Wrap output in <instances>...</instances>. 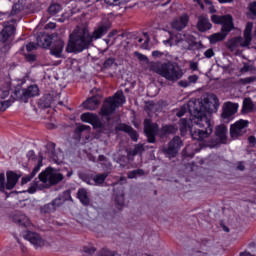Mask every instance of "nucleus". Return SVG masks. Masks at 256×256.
Returning a JSON list of instances; mask_svg holds the SVG:
<instances>
[{
  "mask_svg": "<svg viewBox=\"0 0 256 256\" xmlns=\"http://www.w3.org/2000/svg\"><path fill=\"white\" fill-rule=\"evenodd\" d=\"M191 118L189 122L190 135L195 141H205L213 133V125L209 120V103L194 100L188 103Z\"/></svg>",
  "mask_w": 256,
  "mask_h": 256,
  "instance_id": "1",
  "label": "nucleus"
},
{
  "mask_svg": "<svg viewBox=\"0 0 256 256\" xmlns=\"http://www.w3.org/2000/svg\"><path fill=\"white\" fill-rule=\"evenodd\" d=\"M109 29H111L109 18H103L94 28L92 34L89 33V29L86 27H77L70 35V41L66 48L67 53H81L85 49H89L91 43L97 41V39H101L103 35H107Z\"/></svg>",
  "mask_w": 256,
  "mask_h": 256,
  "instance_id": "2",
  "label": "nucleus"
},
{
  "mask_svg": "<svg viewBox=\"0 0 256 256\" xmlns=\"http://www.w3.org/2000/svg\"><path fill=\"white\" fill-rule=\"evenodd\" d=\"M211 20L212 23H215L216 25H222L221 32L214 33L208 37L212 45L219 43V41H223L225 37H227V35H229V33L235 29L233 24V16L229 14L223 16L212 15Z\"/></svg>",
  "mask_w": 256,
  "mask_h": 256,
  "instance_id": "3",
  "label": "nucleus"
},
{
  "mask_svg": "<svg viewBox=\"0 0 256 256\" xmlns=\"http://www.w3.org/2000/svg\"><path fill=\"white\" fill-rule=\"evenodd\" d=\"M150 69L154 71V73L164 77V79H167V81H179V79L183 77V70L171 62H152Z\"/></svg>",
  "mask_w": 256,
  "mask_h": 256,
  "instance_id": "4",
  "label": "nucleus"
},
{
  "mask_svg": "<svg viewBox=\"0 0 256 256\" xmlns=\"http://www.w3.org/2000/svg\"><path fill=\"white\" fill-rule=\"evenodd\" d=\"M251 41H253V22H247L243 37L238 36L231 39L228 42V49L230 51L235 52L239 50V47H249L251 45Z\"/></svg>",
  "mask_w": 256,
  "mask_h": 256,
  "instance_id": "5",
  "label": "nucleus"
},
{
  "mask_svg": "<svg viewBox=\"0 0 256 256\" xmlns=\"http://www.w3.org/2000/svg\"><path fill=\"white\" fill-rule=\"evenodd\" d=\"M123 103H125V95L123 91H117L113 97L106 99L100 110V115L102 117H109V115H111L117 107H121Z\"/></svg>",
  "mask_w": 256,
  "mask_h": 256,
  "instance_id": "6",
  "label": "nucleus"
},
{
  "mask_svg": "<svg viewBox=\"0 0 256 256\" xmlns=\"http://www.w3.org/2000/svg\"><path fill=\"white\" fill-rule=\"evenodd\" d=\"M38 177L41 183H44V185L47 187H51V185H57V183H61L63 174L51 167H48L45 169V171H42Z\"/></svg>",
  "mask_w": 256,
  "mask_h": 256,
  "instance_id": "7",
  "label": "nucleus"
},
{
  "mask_svg": "<svg viewBox=\"0 0 256 256\" xmlns=\"http://www.w3.org/2000/svg\"><path fill=\"white\" fill-rule=\"evenodd\" d=\"M7 183L5 182V173L0 174V191H11L17 185V181H19V175L13 171H8L6 173Z\"/></svg>",
  "mask_w": 256,
  "mask_h": 256,
  "instance_id": "8",
  "label": "nucleus"
},
{
  "mask_svg": "<svg viewBox=\"0 0 256 256\" xmlns=\"http://www.w3.org/2000/svg\"><path fill=\"white\" fill-rule=\"evenodd\" d=\"M181 43H183V47H186V45H190L191 43H193V37L187 36L182 33H177L176 35L171 36L170 39L163 40V44L166 47H173V45H181Z\"/></svg>",
  "mask_w": 256,
  "mask_h": 256,
  "instance_id": "9",
  "label": "nucleus"
},
{
  "mask_svg": "<svg viewBox=\"0 0 256 256\" xmlns=\"http://www.w3.org/2000/svg\"><path fill=\"white\" fill-rule=\"evenodd\" d=\"M249 121L240 119L230 126V135L232 139H237L247 133Z\"/></svg>",
  "mask_w": 256,
  "mask_h": 256,
  "instance_id": "10",
  "label": "nucleus"
},
{
  "mask_svg": "<svg viewBox=\"0 0 256 256\" xmlns=\"http://www.w3.org/2000/svg\"><path fill=\"white\" fill-rule=\"evenodd\" d=\"M15 95L17 99H20L21 101H24V103H27V99L39 96V86L31 85L28 88L16 90Z\"/></svg>",
  "mask_w": 256,
  "mask_h": 256,
  "instance_id": "11",
  "label": "nucleus"
},
{
  "mask_svg": "<svg viewBox=\"0 0 256 256\" xmlns=\"http://www.w3.org/2000/svg\"><path fill=\"white\" fill-rule=\"evenodd\" d=\"M144 132L149 143H155V137L159 133V125L151 122L150 119L144 120Z\"/></svg>",
  "mask_w": 256,
  "mask_h": 256,
  "instance_id": "12",
  "label": "nucleus"
},
{
  "mask_svg": "<svg viewBox=\"0 0 256 256\" xmlns=\"http://www.w3.org/2000/svg\"><path fill=\"white\" fill-rule=\"evenodd\" d=\"M80 119L83 123H89L92 125L94 129H101V127H103V122H101L97 114L86 112L81 115Z\"/></svg>",
  "mask_w": 256,
  "mask_h": 256,
  "instance_id": "13",
  "label": "nucleus"
},
{
  "mask_svg": "<svg viewBox=\"0 0 256 256\" xmlns=\"http://www.w3.org/2000/svg\"><path fill=\"white\" fill-rule=\"evenodd\" d=\"M24 239L29 241L31 245L35 247V249H39V247H43L45 245V240L41 238V236L35 232L26 231L23 233Z\"/></svg>",
  "mask_w": 256,
  "mask_h": 256,
  "instance_id": "14",
  "label": "nucleus"
},
{
  "mask_svg": "<svg viewBox=\"0 0 256 256\" xmlns=\"http://www.w3.org/2000/svg\"><path fill=\"white\" fill-rule=\"evenodd\" d=\"M181 147H183V141H181L180 137L176 136L170 141L168 148L165 150V154L171 159V157H175V155L179 153Z\"/></svg>",
  "mask_w": 256,
  "mask_h": 256,
  "instance_id": "15",
  "label": "nucleus"
},
{
  "mask_svg": "<svg viewBox=\"0 0 256 256\" xmlns=\"http://www.w3.org/2000/svg\"><path fill=\"white\" fill-rule=\"evenodd\" d=\"M107 177H109V173L96 174L94 176H82V181L87 183V185H103Z\"/></svg>",
  "mask_w": 256,
  "mask_h": 256,
  "instance_id": "16",
  "label": "nucleus"
},
{
  "mask_svg": "<svg viewBox=\"0 0 256 256\" xmlns=\"http://www.w3.org/2000/svg\"><path fill=\"white\" fill-rule=\"evenodd\" d=\"M189 24V15L182 14L180 17L175 18L172 23V29H176V31H183L185 27Z\"/></svg>",
  "mask_w": 256,
  "mask_h": 256,
  "instance_id": "17",
  "label": "nucleus"
},
{
  "mask_svg": "<svg viewBox=\"0 0 256 256\" xmlns=\"http://www.w3.org/2000/svg\"><path fill=\"white\" fill-rule=\"evenodd\" d=\"M239 111V104L233 102H226L223 105V119H229L232 115H235Z\"/></svg>",
  "mask_w": 256,
  "mask_h": 256,
  "instance_id": "18",
  "label": "nucleus"
},
{
  "mask_svg": "<svg viewBox=\"0 0 256 256\" xmlns=\"http://www.w3.org/2000/svg\"><path fill=\"white\" fill-rule=\"evenodd\" d=\"M65 47V42L63 40L56 41L50 49V54L56 59H61L63 57V48Z\"/></svg>",
  "mask_w": 256,
  "mask_h": 256,
  "instance_id": "19",
  "label": "nucleus"
},
{
  "mask_svg": "<svg viewBox=\"0 0 256 256\" xmlns=\"http://www.w3.org/2000/svg\"><path fill=\"white\" fill-rule=\"evenodd\" d=\"M13 223H16V225H20L21 227H33V224L31 223V220L27 217L25 214H16L12 217Z\"/></svg>",
  "mask_w": 256,
  "mask_h": 256,
  "instance_id": "20",
  "label": "nucleus"
},
{
  "mask_svg": "<svg viewBox=\"0 0 256 256\" xmlns=\"http://www.w3.org/2000/svg\"><path fill=\"white\" fill-rule=\"evenodd\" d=\"M15 33V25H5L3 30L0 32V43H7L9 37Z\"/></svg>",
  "mask_w": 256,
  "mask_h": 256,
  "instance_id": "21",
  "label": "nucleus"
},
{
  "mask_svg": "<svg viewBox=\"0 0 256 256\" xmlns=\"http://www.w3.org/2000/svg\"><path fill=\"white\" fill-rule=\"evenodd\" d=\"M51 41H53V37L47 33H40L37 37V45L38 47H43V49H49Z\"/></svg>",
  "mask_w": 256,
  "mask_h": 256,
  "instance_id": "22",
  "label": "nucleus"
},
{
  "mask_svg": "<svg viewBox=\"0 0 256 256\" xmlns=\"http://www.w3.org/2000/svg\"><path fill=\"white\" fill-rule=\"evenodd\" d=\"M116 131H124V133H128L129 137H131L132 141H138L139 134L135 131L131 126L127 124H120L116 127Z\"/></svg>",
  "mask_w": 256,
  "mask_h": 256,
  "instance_id": "23",
  "label": "nucleus"
},
{
  "mask_svg": "<svg viewBox=\"0 0 256 256\" xmlns=\"http://www.w3.org/2000/svg\"><path fill=\"white\" fill-rule=\"evenodd\" d=\"M62 203L61 198H56L51 203L44 205L41 208V213H53Z\"/></svg>",
  "mask_w": 256,
  "mask_h": 256,
  "instance_id": "24",
  "label": "nucleus"
},
{
  "mask_svg": "<svg viewBox=\"0 0 256 256\" xmlns=\"http://www.w3.org/2000/svg\"><path fill=\"white\" fill-rule=\"evenodd\" d=\"M197 27L201 33H205V31H209V29H211L212 25L209 23V18H207V16H200L198 18Z\"/></svg>",
  "mask_w": 256,
  "mask_h": 256,
  "instance_id": "25",
  "label": "nucleus"
},
{
  "mask_svg": "<svg viewBox=\"0 0 256 256\" xmlns=\"http://www.w3.org/2000/svg\"><path fill=\"white\" fill-rule=\"evenodd\" d=\"M215 134H216V137L220 139L221 143H227V128L225 125L217 126Z\"/></svg>",
  "mask_w": 256,
  "mask_h": 256,
  "instance_id": "26",
  "label": "nucleus"
},
{
  "mask_svg": "<svg viewBox=\"0 0 256 256\" xmlns=\"http://www.w3.org/2000/svg\"><path fill=\"white\" fill-rule=\"evenodd\" d=\"M83 105L85 109H88L89 111H95V109L99 107V99L97 96H94L86 100Z\"/></svg>",
  "mask_w": 256,
  "mask_h": 256,
  "instance_id": "27",
  "label": "nucleus"
},
{
  "mask_svg": "<svg viewBox=\"0 0 256 256\" xmlns=\"http://www.w3.org/2000/svg\"><path fill=\"white\" fill-rule=\"evenodd\" d=\"M78 199L82 205H89L91 200L89 199V194L85 188H81L78 190Z\"/></svg>",
  "mask_w": 256,
  "mask_h": 256,
  "instance_id": "28",
  "label": "nucleus"
},
{
  "mask_svg": "<svg viewBox=\"0 0 256 256\" xmlns=\"http://www.w3.org/2000/svg\"><path fill=\"white\" fill-rule=\"evenodd\" d=\"M254 107H255V104H253V100H251V98H246L243 101L242 113H251Z\"/></svg>",
  "mask_w": 256,
  "mask_h": 256,
  "instance_id": "29",
  "label": "nucleus"
},
{
  "mask_svg": "<svg viewBox=\"0 0 256 256\" xmlns=\"http://www.w3.org/2000/svg\"><path fill=\"white\" fill-rule=\"evenodd\" d=\"M177 126L175 125H165L161 128V134L162 135H167L169 133L173 134V133H177Z\"/></svg>",
  "mask_w": 256,
  "mask_h": 256,
  "instance_id": "30",
  "label": "nucleus"
},
{
  "mask_svg": "<svg viewBox=\"0 0 256 256\" xmlns=\"http://www.w3.org/2000/svg\"><path fill=\"white\" fill-rule=\"evenodd\" d=\"M126 3H129V0H105L106 5L113 7H119V5H125Z\"/></svg>",
  "mask_w": 256,
  "mask_h": 256,
  "instance_id": "31",
  "label": "nucleus"
},
{
  "mask_svg": "<svg viewBox=\"0 0 256 256\" xmlns=\"http://www.w3.org/2000/svg\"><path fill=\"white\" fill-rule=\"evenodd\" d=\"M42 167H43V156H40L38 158L37 165L34 167V169L31 172L32 177H35V175H37L41 171Z\"/></svg>",
  "mask_w": 256,
  "mask_h": 256,
  "instance_id": "32",
  "label": "nucleus"
},
{
  "mask_svg": "<svg viewBox=\"0 0 256 256\" xmlns=\"http://www.w3.org/2000/svg\"><path fill=\"white\" fill-rule=\"evenodd\" d=\"M104 69H113V67H117V62H115V58L110 57L105 60L103 64Z\"/></svg>",
  "mask_w": 256,
  "mask_h": 256,
  "instance_id": "33",
  "label": "nucleus"
},
{
  "mask_svg": "<svg viewBox=\"0 0 256 256\" xmlns=\"http://www.w3.org/2000/svg\"><path fill=\"white\" fill-rule=\"evenodd\" d=\"M61 9V5L59 4H51L48 8V13L50 15H57V13H60Z\"/></svg>",
  "mask_w": 256,
  "mask_h": 256,
  "instance_id": "34",
  "label": "nucleus"
},
{
  "mask_svg": "<svg viewBox=\"0 0 256 256\" xmlns=\"http://www.w3.org/2000/svg\"><path fill=\"white\" fill-rule=\"evenodd\" d=\"M248 11L250 19H256V2H252L249 4Z\"/></svg>",
  "mask_w": 256,
  "mask_h": 256,
  "instance_id": "35",
  "label": "nucleus"
},
{
  "mask_svg": "<svg viewBox=\"0 0 256 256\" xmlns=\"http://www.w3.org/2000/svg\"><path fill=\"white\" fill-rule=\"evenodd\" d=\"M11 107V100L0 99V112L7 111Z\"/></svg>",
  "mask_w": 256,
  "mask_h": 256,
  "instance_id": "36",
  "label": "nucleus"
},
{
  "mask_svg": "<svg viewBox=\"0 0 256 256\" xmlns=\"http://www.w3.org/2000/svg\"><path fill=\"white\" fill-rule=\"evenodd\" d=\"M188 126H189V122L187 121V119H182L181 127H180L181 135H185V133H187Z\"/></svg>",
  "mask_w": 256,
  "mask_h": 256,
  "instance_id": "37",
  "label": "nucleus"
},
{
  "mask_svg": "<svg viewBox=\"0 0 256 256\" xmlns=\"http://www.w3.org/2000/svg\"><path fill=\"white\" fill-rule=\"evenodd\" d=\"M138 175H143V170H133L128 173L129 179H135Z\"/></svg>",
  "mask_w": 256,
  "mask_h": 256,
  "instance_id": "38",
  "label": "nucleus"
},
{
  "mask_svg": "<svg viewBox=\"0 0 256 256\" xmlns=\"http://www.w3.org/2000/svg\"><path fill=\"white\" fill-rule=\"evenodd\" d=\"M117 30H113L112 32H110L108 34V38L105 39V42L107 43V45H113V41L111 42V39H113V37H116L117 35Z\"/></svg>",
  "mask_w": 256,
  "mask_h": 256,
  "instance_id": "39",
  "label": "nucleus"
},
{
  "mask_svg": "<svg viewBox=\"0 0 256 256\" xmlns=\"http://www.w3.org/2000/svg\"><path fill=\"white\" fill-rule=\"evenodd\" d=\"M143 151H144L143 144H136L132 152V155H138V153H143Z\"/></svg>",
  "mask_w": 256,
  "mask_h": 256,
  "instance_id": "40",
  "label": "nucleus"
},
{
  "mask_svg": "<svg viewBox=\"0 0 256 256\" xmlns=\"http://www.w3.org/2000/svg\"><path fill=\"white\" fill-rule=\"evenodd\" d=\"M116 203L117 205H119L120 207H123L125 205V194H121L120 196H118L116 198Z\"/></svg>",
  "mask_w": 256,
  "mask_h": 256,
  "instance_id": "41",
  "label": "nucleus"
},
{
  "mask_svg": "<svg viewBox=\"0 0 256 256\" xmlns=\"http://www.w3.org/2000/svg\"><path fill=\"white\" fill-rule=\"evenodd\" d=\"M39 44H35V43H33V42H30V43H28L27 45H26V50L29 52V53H31V51H35V49H37V46H38Z\"/></svg>",
  "mask_w": 256,
  "mask_h": 256,
  "instance_id": "42",
  "label": "nucleus"
},
{
  "mask_svg": "<svg viewBox=\"0 0 256 256\" xmlns=\"http://www.w3.org/2000/svg\"><path fill=\"white\" fill-rule=\"evenodd\" d=\"M33 174H29V175H26L22 178V181H21V184L22 185H27V183H29V181H31V179H33Z\"/></svg>",
  "mask_w": 256,
  "mask_h": 256,
  "instance_id": "43",
  "label": "nucleus"
},
{
  "mask_svg": "<svg viewBox=\"0 0 256 256\" xmlns=\"http://www.w3.org/2000/svg\"><path fill=\"white\" fill-rule=\"evenodd\" d=\"M189 151H191V145L186 146L183 151V155H185L186 157H193V155H195V152L189 153Z\"/></svg>",
  "mask_w": 256,
  "mask_h": 256,
  "instance_id": "44",
  "label": "nucleus"
},
{
  "mask_svg": "<svg viewBox=\"0 0 256 256\" xmlns=\"http://www.w3.org/2000/svg\"><path fill=\"white\" fill-rule=\"evenodd\" d=\"M204 57H206V59H211V57H215V52L210 48L204 52Z\"/></svg>",
  "mask_w": 256,
  "mask_h": 256,
  "instance_id": "45",
  "label": "nucleus"
},
{
  "mask_svg": "<svg viewBox=\"0 0 256 256\" xmlns=\"http://www.w3.org/2000/svg\"><path fill=\"white\" fill-rule=\"evenodd\" d=\"M91 129V126H88V125H79L77 128H76V131H78L79 133H82V131H89Z\"/></svg>",
  "mask_w": 256,
  "mask_h": 256,
  "instance_id": "46",
  "label": "nucleus"
},
{
  "mask_svg": "<svg viewBox=\"0 0 256 256\" xmlns=\"http://www.w3.org/2000/svg\"><path fill=\"white\" fill-rule=\"evenodd\" d=\"M249 71H253V66L244 64L243 68H241V73H247Z\"/></svg>",
  "mask_w": 256,
  "mask_h": 256,
  "instance_id": "47",
  "label": "nucleus"
},
{
  "mask_svg": "<svg viewBox=\"0 0 256 256\" xmlns=\"http://www.w3.org/2000/svg\"><path fill=\"white\" fill-rule=\"evenodd\" d=\"M199 81V76L197 75H191L188 77V83L191 85V83H197Z\"/></svg>",
  "mask_w": 256,
  "mask_h": 256,
  "instance_id": "48",
  "label": "nucleus"
},
{
  "mask_svg": "<svg viewBox=\"0 0 256 256\" xmlns=\"http://www.w3.org/2000/svg\"><path fill=\"white\" fill-rule=\"evenodd\" d=\"M187 113V108L182 107L178 112H176L177 117H183Z\"/></svg>",
  "mask_w": 256,
  "mask_h": 256,
  "instance_id": "49",
  "label": "nucleus"
},
{
  "mask_svg": "<svg viewBox=\"0 0 256 256\" xmlns=\"http://www.w3.org/2000/svg\"><path fill=\"white\" fill-rule=\"evenodd\" d=\"M253 81H255V77H248V78L242 79V83H244V85H247L249 83H253Z\"/></svg>",
  "mask_w": 256,
  "mask_h": 256,
  "instance_id": "50",
  "label": "nucleus"
},
{
  "mask_svg": "<svg viewBox=\"0 0 256 256\" xmlns=\"http://www.w3.org/2000/svg\"><path fill=\"white\" fill-rule=\"evenodd\" d=\"M7 97H9V91L6 90V91H3L2 94L0 95V100H4V101H7Z\"/></svg>",
  "mask_w": 256,
  "mask_h": 256,
  "instance_id": "51",
  "label": "nucleus"
},
{
  "mask_svg": "<svg viewBox=\"0 0 256 256\" xmlns=\"http://www.w3.org/2000/svg\"><path fill=\"white\" fill-rule=\"evenodd\" d=\"M198 67H199V64L197 62L190 61V69L192 71H197Z\"/></svg>",
  "mask_w": 256,
  "mask_h": 256,
  "instance_id": "52",
  "label": "nucleus"
},
{
  "mask_svg": "<svg viewBox=\"0 0 256 256\" xmlns=\"http://www.w3.org/2000/svg\"><path fill=\"white\" fill-rule=\"evenodd\" d=\"M136 57L140 60V61H147V56L139 53V52H135Z\"/></svg>",
  "mask_w": 256,
  "mask_h": 256,
  "instance_id": "53",
  "label": "nucleus"
},
{
  "mask_svg": "<svg viewBox=\"0 0 256 256\" xmlns=\"http://www.w3.org/2000/svg\"><path fill=\"white\" fill-rule=\"evenodd\" d=\"M83 251H84V253H88V255H91L92 253L95 252V248L94 247H90V248L84 247Z\"/></svg>",
  "mask_w": 256,
  "mask_h": 256,
  "instance_id": "54",
  "label": "nucleus"
},
{
  "mask_svg": "<svg viewBox=\"0 0 256 256\" xmlns=\"http://www.w3.org/2000/svg\"><path fill=\"white\" fill-rule=\"evenodd\" d=\"M152 57H155V58H159V57H163V52L161 51H153L152 52Z\"/></svg>",
  "mask_w": 256,
  "mask_h": 256,
  "instance_id": "55",
  "label": "nucleus"
},
{
  "mask_svg": "<svg viewBox=\"0 0 256 256\" xmlns=\"http://www.w3.org/2000/svg\"><path fill=\"white\" fill-rule=\"evenodd\" d=\"M26 59H27V61H35L37 59V57L33 54H28V55H26Z\"/></svg>",
  "mask_w": 256,
  "mask_h": 256,
  "instance_id": "56",
  "label": "nucleus"
},
{
  "mask_svg": "<svg viewBox=\"0 0 256 256\" xmlns=\"http://www.w3.org/2000/svg\"><path fill=\"white\" fill-rule=\"evenodd\" d=\"M55 27H57V24L53 23V22H49L46 25V29H55Z\"/></svg>",
  "mask_w": 256,
  "mask_h": 256,
  "instance_id": "57",
  "label": "nucleus"
},
{
  "mask_svg": "<svg viewBox=\"0 0 256 256\" xmlns=\"http://www.w3.org/2000/svg\"><path fill=\"white\" fill-rule=\"evenodd\" d=\"M248 141H249L250 145H256V138L254 136H250L248 138Z\"/></svg>",
  "mask_w": 256,
  "mask_h": 256,
  "instance_id": "58",
  "label": "nucleus"
},
{
  "mask_svg": "<svg viewBox=\"0 0 256 256\" xmlns=\"http://www.w3.org/2000/svg\"><path fill=\"white\" fill-rule=\"evenodd\" d=\"M141 47L142 49H149V39H146Z\"/></svg>",
  "mask_w": 256,
  "mask_h": 256,
  "instance_id": "59",
  "label": "nucleus"
},
{
  "mask_svg": "<svg viewBox=\"0 0 256 256\" xmlns=\"http://www.w3.org/2000/svg\"><path fill=\"white\" fill-rule=\"evenodd\" d=\"M28 159H33V157H35V151L30 150L27 154Z\"/></svg>",
  "mask_w": 256,
  "mask_h": 256,
  "instance_id": "60",
  "label": "nucleus"
},
{
  "mask_svg": "<svg viewBox=\"0 0 256 256\" xmlns=\"http://www.w3.org/2000/svg\"><path fill=\"white\" fill-rule=\"evenodd\" d=\"M237 169H239V171H245V165H243V162H239Z\"/></svg>",
  "mask_w": 256,
  "mask_h": 256,
  "instance_id": "61",
  "label": "nucleus"
},
{
  "mask_svg": "<svg viewBox=\"0 0 256 256\" xmlns=\"http://www.w3.org/2000/svg\"><path fill=\"white\" fill-rule=\"evenodd\" d=\"M78 3L81 5H87L88 3H91V0H78Z\"/></svg>",
  "mask_w": 256,
  "mask_h": 256,
  "instance_id": "62",
  "label": "nucleus"
},
{
  "mask_svg": "<svg viewBox=\"0 0 256 256\" xmlns=\"http://www.w3.org/2000/svg\"><path fill=\"white\" fill-rule=\"evenodd\" d=\"M37 191V186H32L28 189V193H35Z\"/></svg>",
  "mask_w": 256,
  "mask_h": 256,
  "instance_id": "63",
  "label": "nucleus"
},
{
  "mask_svg": "<svg viewBox=\"0 0 256 256\" xmlns=\"http://www.w3.org/2000/svg\"><path fill=\"white\" fill-rule=\"evenodd\" d=\"M180 85L182 86V87H189V82H185V81H181L180 82Z\"/></svg>",
  "mask_w": 256,
  "mask_h": 256,
  "instance_id": "64",
  "label": "nucleus"
}]
</instances>
